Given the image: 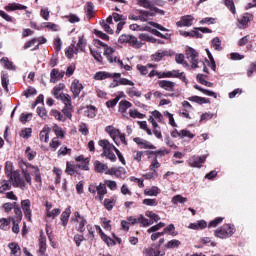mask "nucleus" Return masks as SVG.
<instances>
[{"mask_svg":"<svg viewBox=\"0 0 256 256\" xmlns=\"http://www.w3.org/2000/svg\"><path fill=\"white\" fill-rule=\"evenodd\" d=\"M19 166L22 170V175L28 185H31V174L29 173L31 169H34L36 183H41V172L36 166H33L30 163H27L25 161H20Z\"/></svg>","mask_w":256,"mask_h":256,"instance_id":"f257e3e1","label":"nucleus"},{"mask_svg":"<svg viewBox=\"0 0 256 256\" xmlns=\"http://www.w3.org/2000/svg\"><path fill=\"white\" fill-rule=\"evenodd\" d=\"M98 145L103 149L102 156L104 155V157H107L110 161H117V156L113 153L116 147L113 144H110L108 140H99Z\"/></svg>","mask_w":256,"mask_h":256,"instance_id":"f03ea898","label":"nucleus"},{"mask_svg":"<svg viewBox=\"0 0 256 256\" xmlns=\"http://www.w3.org/2000/svg\"><path fill=\"white\" fill-rule=\"evenodd\" d=\"M186 59L191 63L192 69H198V67H200L199 65L205 67V63L199 60V53H197V50L191 47L186 49Z\"/></svg>","mask_w":256,"mask_h":256,"instance_id":"7ed1b4c3","label":"nucleus"},{"mask_svg":"<svg viewBox=\"0 0 256 256\" xmlns=\"http://www.w3.org/2000/svg\"><path fill=\"white\" fill-rule=\"evenodd\" d=\"M89 193L95 195L97 193L96 199L103 201L105 199V195H107V186L105 183H100L98 186L95 184H90L88 187Z\"/></svg>","mask_w":256,"mask_h":256,"instance_id":"20e7f679","label":"nucleus"},{"mask_svg":"<svg viewBox=\"0 0 256 256\" xmlns=\"http://www.w3.org/2000/svg\"><path fill=\"white\" fill-rule=\"evenodd\" d=\"M10 182L12 183L13 187H19L22 191H25V189H28L27 181L25 180V177H21V174L19 171H14L13 175L9 178Z\"/></svg>","mask_w":256,"mask_h":256,"instance_id":"39448f33","label":"nucleus"},{"mask_svg":"<svg viewBox=\"0 0 256 256\" xmlns=\"http://www.w3.org/2000/svg\"><path fill=\"white\" fill-rule=\"evenodd\" d=\"M233 233H235V228H233L231 224H225L219 230L215 231V235L219 237V239H227V237H231Z\"/></svg>","mask_w":256,"mask_h":256,"instance_id":"423d86ee","label":"nucleus"},{"mask_svg":"<svg viewBox=\"0 0 256 256\" xmlns=\"http://www.w3.org/2000/svg\"><path fill=\"white\" fill-rule=\"evenodd\" d=\"M205 161H207L206 155H202V156L194 155L189 158L188 164L190 167H196L198 169H201V167H203V164L205 163Z\"/></svg>","mask_w":256,"mask_h":256,"instance_id":"0eeeda50","label":"nucleus"},{"mask_svg":"<svg viewBox=\"0 0 256 256\" xmlns=\"http://www.w3.org/2000/svg\"><path fill=\"white\" fill-rule=\"evenodd\" d=\"M21 207L24 212V216L27 219V221H31L32 212H31V200L26 199L22 200Z\"/></svg>","mask_w":256,"mask_h":256,"instance_id":"6e6552de","label":"nucleus"},{"mask_svg":"<svg viewBox=\"0 0 256 256\" xmlns=\"http://www.w3.org/2000/svg\"><path fill=\"white\" fill-rule=\"evenodd\" d=\"M113 77H121V73H109V72L101 71V72H97L94 75V79L96 81H103L104 79H111Z\"/></svg>","mask_w":256,"mask_h":256,"instance_id":"1a4fd4ad","label":"nucleus"},{"mask_svg":"<svg viewBox=\"0 0 256 256\" xmlns=\"http://www.w3.org/2000/svg\"><path fill=\"white\" fill-rule=\"evenodd\" d=\"M105 131H106V133H108L110 135V137L113 139L114 143H116V145H119L118 138H119V135H121V132L113 126H107L105 128Z\"/></svg>","mask_w":256,"mask_h":256,"instance_id":"9d476101","label":"nucleus"},{"mask_svg":"<svg viewBox=\"0 0 256 256\" xmlns=\"http://www.w3.org/2000/svg\"><path fill=\"white\" fill-rule=\"evenodd\" d=\"M252 18L253 16L249 13H245L242 16H240L238 18V24H237L239 29H245L247 25H249V21H251Z\"/></svg>","mask_w":256,"mask_h":256,"instance_id":"9b49d317","label":"nucleus"},{"mask_svg":"<svg viewBox=\"0 0 256 256\" xmlns=\"http://www.w3.org/2000/svg\"><path fill=\"white\" fill-rule=\"evenodd\" d=\"M73 95L75 98L79 97V95H81V91H83V84H81V82H79V80L75 79L70 87Z\"/></svg>","mask_w":256,"mask_h":256,"instance_id":"f8f14e48","label":"nucleus"},{"mask_svg":"<svg viewBox=\"0 0 256 256\" xmlns=\"http://www.w3.org/2000/svg\"><path fill=\"white\" fill-rule=\"evenodd\" d=\"M195 18L191 15H186L181 18L179 22H177L178 27H191L193 25V21Z\"/></svg>","mask_w":256,"mask_h":256,"instance_id":"ddd939ff","label":"nucleus"},{"mask_svg":"<svg viewBox=\"0 0 256 256\" xmlns=\"http://www.w3.org/2000/svg\"><path fill=\"white\" fill-rule=\"evenodd\" d=\"M136 15H139V19L143 23L147 22L149 20V17H155L154 12L145 10H136Z\"/></svg>","mask_w":256,"mask_h":256,"instance_id":"4468645a","label":"nucleus"},{"mask_svg":"<svg viewBox=\"0 0 256 256\" xmlns=\"http://www.w3.org/2000/svg\"><path fill=\"white\" fill-rule=\"evenodd\" d=\"M159 87L165 91H175V82L169 80H160L158 82Z\"/></svg>","mask_w":256,"mask_h":256,"instance_id":"2eb2a0df","label":"nucleus"},{"mask_svg":"<svg viewBox=\"0 0 256 256\" xmlns=\"http://www.w3.org/2000/svg\"><path fill=\"white\" fill-rule=\"evenodd\" d=\"M65 77V71L59 72L57 69H52L50 73V81L51 83H57L60 79H63Z\"/></svg>","mask_w":256,"mask_h":256,"instance_id":"dca6fc26","label":"nucleus"},{"mask_svg":"<svg viewBox=\"0 0 256 256\" xmlns=\"http://www.w3.org/2000/svg\"><path fill=\"white\" fill-rule=\"evenodd\" d=\"M133 107V104L127 100H121L119 102V112L122 113L123 117H127L125 113H127V109H131Z\"/></svg>","mask_w":256,"mask_h":256,"instance_id":"f3484780","label":"nucleus"},{"mask_svg":"<svg viewBox=\"0 0 256 256\" xmlns=\"http://www.w3.org/2000/svg\"><path fill=\"white\" fill-rule=\"evenodd\" d=\"M69 217H71V207L66 208L60 216L63 227H67V224L69 223Z\"/></svg>","mask_w":256,"mask_h":256,"instance_id":"a211bd4d","label":"nucleus"},{"mask_svg":"<svg viewBox=\"0 0 256 256\" xmlns=\"http://www.w3.org/2000/svg\"><path fill=\"white\" fill-rule=\"evenodd\" d=\"M63 89H65L64 83H60L53 88L52 95H54L55 99H59L61 97V95H65L62 92Z\"/></svg>","mask_w":256,"mask_h":256,"instance_id":"6ab92c4d","label":"nucleus"},{"mask_svg":"<svg viewBox=\"0 0 256 256\" xmlns=\"http://www.w3.org/2000/svg\"><path fill=\"white\" fill-rule=\"evenodd\" d=\"M6 11H24L27 9V6L17 4V3H10L7 6H5Z\"/></svg>","mask_w":256,"mask_h":256,"instance_id":"aec40b11","label":"nucleus"},{"mask_svg":"<svg viewBox=\"0 0 256 256\" xmlns=\"http://www.w3.org/2000/svg\"><path fill=\"white\" fill-rule=\"evenodd\" d=\"M8 247L11 250V256H21V247H19V244L12 242Z\"/></svg>","mask_w":256,"mask_h":256,"instance_id":"412c9836","label":"nucleus"},{"mask_svg":"<svg viewBox=\"0 0 256 256\" xmlns=\"http://www.w3.org/2000/svg\"><path fill=\"white\" fill-rule=\"evenodd\" d=\"M144 195H146L148 197H157V195H159V187L152 186L151 188L145 189Z\"/></svg>","mask_w":256,"mask_h":256,"instance_id":"4be33fe9","label":"nucleus"},{"mask_svg":"<svg viewBox=\"0 0 256 256\" xmlns=\"http://www.w3.org/2000/svg\"><path fill=\"white\" fill-rule=\"evenodd\" d=\"M181 35H183L184 37H196L197 39L203 38V34L197 31V28H195L190 32H187V31L181 32Z\"/></svg>","mask_w":256,"mask_h":256,"instance_id":"5701e85b","label":"nucleus"},{"mask_svg":"<svg viewBox=\"0 0 256 256\" xmlns=\"http://www.w3.org/2000/svg\"><path fill=\"white\" fill-rule=\"evenodd\" d=\"M2 87L9 92V74L7 72L1 73Z\"/></svg>","mask_w":256,"mask_h":256,"instance_id":"b1692460","label":"nucleus"},{"mask_svg":"<svg viewBox=\"0 0 256 256\" xmlns=\"http://www.w3.org/2000/svg\"><path fill=\"white\" fill-rule=\"evenodd\" d=\"M0 194L5 193V191H10L11 189V180H1L0 181Z\"/></svg>","mask_w":256,"mask_h":256,"instance_id":"393cba45","label":"nucleus"},{"mask_svg":"<svg viewBox=\"0 0 256 256\" xmlns=\"http://www.w3.org/2000/svg\"><path fill=\"white\" fill-rule=\"evenodd\" d=\"M0 63H2L5 69H8L9 71H15V65H13V62L9 61V58L3 57L0 60Z\"/></svg>","mask_w":256,"mask_h":256,"instance_id":"a878e982","label":"nucleus"},{"mask_svg":"<svg viewBox=\"0 0 256 256\" xmlns=\"http://www.w3.org/2000/svg\"><path fill=\"white\" fill-rule=\"evenodd\" d=\"M94 168L97 171V173H104L105 171H107L108 166L107 164H103L101 163V161L96 160L94 162Z\"/></svg>","mask_w":256,"mask_h":256,"instance_id":"bb28decb","label":"nucleus"},{"mask_svg":"<svg viewBox=\"0 0 256 256\" xmlns=\"http://www.w3.org/2000/svg\"><path fill=\"white\" fill-rule=\"evenodd\" d=\"M138 5L140 7H144V9H153V0H137Z\"/></svg>","mask_w":256,"mask_h":256,"instance_id":"cd10ccee","label":"nucleus"},{"mask_svg":"<svg viewBox=\"0 0 256 256\" xmlns=\"http://www.w3.org/2000/svg\"><path fill=\"white\" fill-rule=\"evenodd\" d=\"M85 47H87V40H85L83 36H80L76 47V53L79 51V49L82 52H85Z\"/></svg>","mask_w":256,"mask_h":256,"instance_id":"c85d7f7f","label":"nucleus"},{"mask_svg":"<svg viewBox=\"0 0 256 256\" xmlns=\"http://www.w3.org/2000/svg\"><path fill=\"white\" fill-rule=\"evenodd\" d=\"M138 223H141L142 227H149L153 225V221L145 218L143 215H138Z\"/></svg>","mask_w":256,"mask_h":256,"instance_id":"c756f323","label":"nucleus"},{"mask_svg":"<svg viewBox=\"0 0 256 256\" xmlns=\"http://www.w3.org/2000/svg\"><path fill=\"white\" fill-rule=\"evenodd\" d=\"M10 225H11V218L0 219V229H2V231H7Z\"/></svg>","mask_w":256,"mask_h":256,"instance_id":"7c9ffc66","label":"nucleus"},{"mask_svg":"<svg viewBox=\"0 0 256 256\" xmlns=\"http://www.w3.org/2000/svg\"><path fill=\"white\" fill-rule=\"evenodd\" d=\"M113 53H115V49L106 46L104 55L110 63H113Z\"/></svg>","mask_w":256,"mask_h":256,"instance_id":"2f4dec72","label":"nucleus"},{"mask_svg":"<svg viewBox=\"0 0 256 256\" xmlns=\"http://www.w3.org/2000/svg\"><path fill=\"white\" fill-rule=\"evenodd\" d=\"M39 135H40L41 141H44V143H48L49 142V127H44Z\"/></svg>","mask_w":256,"mask_h":256,"instance_id":"473e14b6","label":"nucleus"},{"mask_svg":"<svg viewBox=\"0 0 256 256\" xmlns=\"http://www.w3.org/2000/svg\"><path fill=\"white\" fill-rule=\"evenodd\" d=\"M128 43H130L132 47H135V49H141V47H143V43L139 42V40H137V37L133 35L130 36V40Z\"/></svg>","mask_w":256,"mask_h":256,"instance_id":"72a5a7b5","label":"nucleus"},{"mask_svg":"<svg viewBox=\"0 0 256 256\" xmlns=\"http://www.w3.org/2000/svg\"><path fill=\"white\" fill-rule=\"evenodd\" d=\"M64 103V107H70L73 106L71 104V96L69 94H61V97L58 99Z\"/></svg>","mask_w":256,"mask_h":256,"instance_id":"f704fd0d","label":"nucleus"},{"mask_svg":"<svg viewBox=\"0 0 256 256\" xmlns=\"http://www.w3.org/2000/svg\"><path fill=\"white\" fill-rule=\"evenodd\" d=\"M159 167H161V164L159 160H157V157H154L150 165V171L155 173V177H157V169H159Z\"/></svg>","mask_w":256,"mask_h":256,"instance_id":"c9c22d12","label":"nucleus"},{"mask_svg":"<svg viewBox=\"0 0 256 256\" xmlns=\"http://www.w3.org/2000/svg\"><path fill=\"white\" fill-rule=\"evenodd\" d=\"M15 207H17V202H6L2 205V208L4 209L5 213H11V211H13Z\"/></svg>","mask_w":256,"mask_h":256,"instance_id":"e433bc0d","label":"nucleus"},{"mask_svg":"<svg viewBox=\"0 0 256 256\" xmlns=\"http://www.w3.org/2000/svg\"><path fill=\"white\" fill-rule=\"evenodd\" d=\"M78 223L77 231L79 233H85V226L87 225V220L85 218H80V220H76Z\"/></svg>","mask_w":256,"mask_h":256,"instance_id":"4c0bfd02","label":"nucleus"},{"mask_svg":"<svg viewBox=\"0 0 256 256\" xmlns=\"http://www.w3.org/2000/svg\"><path fill=\"white\" fill-rule=\"evenodd\" d=\"M175 61L176 63H178L179 65H183V67H189V63H187L185 61V55L183 54H177L175 56Z\"/></svg>","mask_w":256,"mask_h":256,"instance_id":"58836bf2","label":"nucleus"},{"mask_svg":"<svg viewBox=\"0 0 256 256\" xmlns=\"http://www.w3.org/2000/svg\"><path fill=\"white\" fill-rule=\"evenodd\" d=\"M104 207L107 211H113V207H115V199L106 198L104 200Z\"/></svg>","mask_w":256,"mask_h":256,"instance_id":"ea45409f","label":"nucleus"},{"mask_svg":"<svg viewBox=\"0 0 256 256\" xmlns=\"http://www.w3.org/2000/svg\"><path fill=\"white\" fill-rule=\"evenodd\" d=\"M181 245V241L177 239L170 240L166 245V249H177Z\"/></svg>","mask_w":256,"mask_h":256,"instance_id":"a19ab883","label":"nucleus"},{"mask_svg":"<svg viewBox=\"0 0 256 256\" xmlns=\"http://www.w3.org/2000/svg\"><path fill=\"white\" fill-rule=\"evenodd\" d=\"M15 173V171H13V163L11 162H6V166H5V175L10 179L11 176Z\"/></svg>","mask_w":256,"mask_h":256,"instance_id":"79ce46f5","label":"nucleus"},{"mask_svg":"<svg viewBox=\"0 0 256 256\" xmlns=\"http://www.w3.org/2000/svg\"><path fill=\"white\" fill-rule=\"evenodd\" d=\"M62 113L68 117V119H73V106H64Z\"/></svg>","mask_w":256,"mask_h":256,"instance_id":"37998d69","label":"nucleus"},{"mask_svg":"<svg viewBox=\"0 0 256 256\" xmlns=\"http://www.w3.org/2000/svg\"><path fill=\"white\" fill-rule=\"evenodd\" d=\"M188 101H193L194 103H198L199 105H203L207 103V98L199 97V96H192L188 98Z\"/></svg>","mask_w":256,"mask_h":256,"instance_id":"c03bdc74","label":"nucleus"},{"mask_svg":"<svg viewBox=\"0 0 256 256\" xmlns=\"http://www.w3.org/2000/svg\"><path fill=\"white\" fill-rule=\"evenodd\" d=\"M194 87H195V89H197V91H201L202 93H205V95H208V97L217 98V94L213 91L201 88L199 85H195Z\"/></svg>","mask_w":256,"mask_h":256,"instance_id":"a18cd8bd","label":"nucleus"},{"mask_svg":"<svg viewBox=\"0 0 256 256\" xmlns=\"http://www.w3.org/2000/svg\"><path fill=\"white\" fill-rule=\"evenodd\" d=\"M53 131L56 137H60V139H65V133H63V129H61V127H59L57 124L53 126Z\"/></svg>","mask_w":256,"mask_h":256,"instance_id":"49530a36","label":"nucleus"},{"mask_svg":"<svg viewBox=\"0 0 256 256\" xmlns=\"http://www.w3.org/2000/svg\"><path fill=\"white\" fill-rule=\"evenodd\" d=\"M146 217H149L150 221H161V217H159V215H157L156 213H154L153 211H146L145 212Z\"/></svg>","mask_w":256,"mask_h":256,"instance_id":"de8ad7c7","label":"nucleus"},{"mask_svg":"<svg viewBox=\"0 0 256 256\" xmlns=\"http://www.w3.org/2000/svg\"><path fill=\"white\" fill-rule=\"evenodd\" d=\"M212 47L215 48V51H223V47L221 46V40L219 39V37H215L212 40Z\"/></svg>","mask_w":256,"mask_h":256,"instance_id":"09e8293b","label":"nucleus"},{"mask_svg":"<svg viewBox=\"0 0 256 256\" xmlns=\"http://www.w3.org/2000/svg\"><path fill=\"white\" fill-rule=\"evenodd\" d=\"M204 77L205 76L203 74H198L197 75V80L199 81V83H201V85H205L206 87H213V83L205 80Z\"/></svg>","mask_w":256,"mask_h":256,"instance_id":"8fccbe9b","label":"nucleus"},{"mask_svg":"<svg viewBox=\"0 0 256 256\" xmlns=\"http://www.w3.org/2000/svg\"><path fill=\"white\" fill-rule=\"evenodd\" d=\"M50 115H52V117L56 118L57 121H65V116H63V114H61V112H59L58 110H51Z\"/></svg>","mask_w":256,"mask_h":256,"instance_id":"3c124183","label":"nucleus"},{"mask_svg":"<svg viewBox=\"0 0 256 256\" xmlns=\"http://www.w3.org/2000/svg\"><path fill=\"white\" fill-rule=\"evenodd\" d=\"M127 93L129 97H141V91L137 90L135 87L128 88Z\"/></svg>","mask_w":256,"mask_h":256,"instance_id":"603ef678","label":"nucleus"},{"mask_svg":"<svg viewBox=\"0 0 256 256\" xmlns=\"http://www.w3.org/2000/svg\"><path fill=\"white\" fill-rule=\"evenodd\" d=\"M164 117H167L169 120V125L172 127H177V123H175V118H173V114L169 113V111L164 112Z\"/></svg>","mask_w":256,"mask_h":256,"instance_id":"864d4df0","label":"nucleus"},{"mask_svg":"<svg viewBox=\"0 0 256 256\" xmlns=\"http://www.w3.org/2000/svg\"><path fill=\"white\" fill-rule=\"evenodd\" d=\"M61 214V209L55 208L53 210H48L46 213L47 217H52V219H55V217L59 216Z\"/></svg>","mask_w":256,"mask_h":256,"instance_id":"5fc2aeb1","label":"nucleus"},{"mask_svg":"<svg viewBox=\"0 0 256 256\" xmlns=\"http://www.w3.org/2000/svg\"><path fill=\"white\" fill-rule=\"evenodd\" d=\"M25 154H26L27 158L29 159V161H33L37 155V152L31 150V147H27Z\"/></svg>","mask_w":256,"mask_h":256,"instance_id":"6e6d98bb","label":"nucleus"},{"mask_svg":"<svg viewBox=\"0 0 256 256\" xmlns=\"http://www.w3.org/2000/svg\"><path fill=\"white\" fill-rule=\"evenodd\" d=\"M172 203L174 205H177V203H187V198H185L181 195H176L172 198Z\"/></svg>","mask_w":256,"mask_h":256,"instance_id":"4d7b16f0","label":"nucleus"},{"mask_svg":"<svg viewBox=\"0 0 256 256\" xmlns=\"http://www.w3.org/2000/svg\"><path fill=\"white\" fill-rule=\"evenodd\" d=\"M165 227V223L160 222L152 227H150L147 231L148 233H155L156 231H159V229H163Z\"/></svg>","mask_w":256,"mask_h":256,"instance_id":"13d9d810","label":"nucleus"},{"mask_svg":"<svg viewBox=\"0 0 256 256\" xmlns=\"http://www.w3.org/2000/svg\"><path fill=\"white\" fill-rule=\"evenodd\" d=\"M83 241H85V236L80 234L74 235V243L76 244V247H81V243H83Z\"/></svg>","mask_w":256,"mask_h":256,"instance_id":"bf43d9fd","label":"nucleus"},{"mask_svg":"<svg viewBox=\"0 0 256 256\" xmlns=\"http://www.w3.org/2000/svg\"><path fill=\"white\" fill-rule=\"evenodd\" d=\"M101 239L106 243V245H108V247H113V245H115V240L111 239V237L106 234H102Z\"/></svg>","mask_w":256,"mask_h":256,"instance_id":"052dcab7","label":"nucleus"},{"mask_svg":"<svg viewBox=\"0 0 256 256\" xmlns=\"http://www.w3.org/2000/svg\"><path fill=\"white\" fill-rule=\"evenodd\" d=\"M75 169H83L84 171H89V160H88V158H86L85 161L82 162V164H77L75 166Z\"/></svg>","mask_w":256,"mask_h":256,"instance_id":"680f3d73","label":"nucleus"},{"mask_svg":"<svg viewBox=\"0 0 256 256\" xmlns=\"http://www.w3.org/2000/svg\"><path fill=\"white\" fill-rule=\"evenodd\" d=\"M65 19H67L69 21V23H79L81 21L79 16H77L75 14L67 15V16H65Z\"/></svg>","mask_w":256,"mask_h":256,"instance_id":"e2e57ef3","label":"nucleus"},{"mask_svg":"<svg viewBox=\"0 0 256 256\" xmlns=\"http://www.w3.org/2000/svg\"><path fill=\"white\" fill-rule=\"evenodd\" d=\"M100 25L106 33L113 35V29H111V26H109V24H107V22H105V20L100 21Z\"/></svg>","mask_w":256,"mask_h":256,"instance_id":"0e129e2a","label":"nucleus"},{"mask_svg":"<svg viewBox=\"0 0 256 256\" xmlns=\"http://www.w3.org/2000/svg\"><path fill=\"white\" fill-rule=\"evenodd\" d=\"M224 3L226 5V7H228V9H230L231 13H233L235 15V13L237 11L235 10V3L233 2V0H224Z\"/></svg>","mask_w":256,"mask_h":256,"instance_id":"69168bd1","label":"nucleus"},{"mask_svg":"<svg viewBox=\"0 0 256 256\" xmlns=\"http://www.w3.org/2000/svg\"><path fill=\"white\" fill-rule=\"evenodd\" d=\"M93 9H95V6H93V3L88 2L85 7V12L88 17H91V15H93Z\"/></svg>","mask_w":256,"mask_h":256,"instance_id":"338daca9","label":"nucleus"},{"mask_svg":"<svg viewBox=\"0 0 256 256\" xmlns=\"http://www.w3.org/2000/svg\"><path fill=\"white\" fill-rule=\"evenodd\" d=\"M86 117H90V119H93L95 117V108L93 106H90L87 108V110L84 112Z\"/></svg>","mask_w":256,"mask_h":256,"instance_id":"774afa93","label":"nucleus"}]
</instances>
